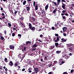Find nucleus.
I'll return each mask as SVG.
<instances>
[{"label":"nucleus","mask_w":74,"mask_h":74,"mask_svg":"<svg viewBox=\"0 0 74 74\" xmlns=\"http://www.w3.org/2000/svg\"><path fill=\"white\" fill-rule=\"evenodd\" d=\"M60 52H61V51H56V53H58V54H59Z\"/></svg>","instance_id":"28"},{"label":"nucleus","mask_w":74,"mask_h":74,"mask_svg":"<svg viewBox=\"0 0 74 74\" xmlns=\"http://www.w3.org/2000/svg\"><path fill=\"white\" fill-rule=\"evenodd\" d=\"M14 64L15 66L16 67V66H18V64H17V63H15Z\"/></svg>","instance_id":"36"},{"label":"nucleus","mask_w":74,"mask_h":74,"mask_svg":"<svg viewBox=\"0 0 74 74\" xmlns=\"http://www.w3.org/2000/svg\"><path fill=\"white\" fill-rule=\"evenodd\" d=\"M8 64L9 66H10L11 67L12 66L14 65V64L12 61H10V62Z\"/></svg>","instance_id":"5"},{"label":"nucleus","mask_w":74,"mask_h":74,"mask_svg":"<svg viewBox=\"0 0 74 74\" xmlns=\"http://www.w3.org/2000/svg\"><path fill=\"white\" fill-rule=\"evenodd\" d=\"M38 46V45L37 44H35L33 45V47L36 48V47Z\"/></svg>","instance_id":"14"},{"label":"nucleus","mask_w":74,"mask_h":74,"mask_svg":"<svg viewBox=\"0 0 74 74\" xmlns=\"http://www.w3.org/2000/svg\"><path fill=\"white\" fill-rule=\"evenodd\" d=\"M62 29L63 32H66V30H67V27H64L62 28Z\"/></svg>","instance_id":"12"},{"label":"nucleus","mask_w":74,"mask_h":74,"mask_svg":"<svg viewBox=\"0 0 74 74\" xmlns=\"http://www.w3.org/2000/svg\"><path fill=\"white\" fill-rule=\"evenodd\" d=\"M5 71H8V69H7V68H6L5 69Z\"/></svg>","instance_id":"55"},{"label":"nucleus","mask_w":74,"mask_h":74,"mask_svg":"<svg viewBox=\"0 0 74 74\" xmlns=\"http://www.w3.org/2000/svg\"><path fill=\"white\" fill-rule=\"evenodd\" d=\"M63 74H68V73L66 72H64L63 73Z\"/></svg>","instance_id":"46"},{"label":"nucleus","mask_w":74,"mask_h":74,"mask_svg":"<svg viewBox=\"0 0 74 74\" xmlns=\"http://www.w3.org/2000/svg\"><path fill=\"white\" fill-rule=\"evenodd\" d=\"M35 10H38V5L37 4H36L35 6Z\"/></svg>","instance_id":"19"},{"label":"nucleus","mask_w":74,"mask_h":74,"mask_svg":"<svg viewBox=\"0 0 74 74\" xmlns=\"http://www.w3.org/2000/svg\"><path fill=\"white\" fill-rule=\"evenodd\" d=\"M48 8V5H47L45 7V9L46 10Z\"/></svg>","instance_id":"26"},{"label":"nucleus","mask_w":74,"mask_h":74,"mask_svg":"<svg viewBox=\"0 0 74 74\" xmlns=\"http://www.w3.org/2000/svg\"><path fill=\"white\" fill-rule=\"evenodd\" d=\"M36 61H37V62H38V61H39V59H37L36 60Z\"/></svg>","instance_id":"61"},{"label":"nucleus","mask_w":74,"mask_h":74,"mask_svg":"<svg viewBox=\"0 0 74 74\" xmlns=\"http://www.w3.org/2000/svg\"><path fill=\"white\" fill-rule=\"evenodd\" d=\"M54 5H56V6H57V7H58V5H59V4H58V2L57 3H56V2H54Z\"/></svg>","instance_id":"25"},{"label":"nucleus","mask_w":74,"mask_h":74,"mask_svg":"<svg viewBox=\"0 0 74 74\" xmlns=\"http://www.w3.org/2000/svg\"><path fill=\"white\" fill-rule=\"evenodd\" d=\"M4 61L5 62H6V63H7L8 62V59L7 58H5L4 59Z\"/></svg>","instance_id":"21"},{"label":"nucleus","mask_w":74,"mask_h":74,"mask_svg":"<svg viewBox=\"0 0 74 74\" xmlns=\"http://www.w3.org/2000/svg\"><path fill=\"white\" fill-rule=\"evenodd\" d=\"M0 40H3V42L5 41V39L4 38V37H3V36H1L0 37Z\"/></svg>","instance_id":"6"},{"label":"nucleus","mask_w":74,"mask_h":74,"mask_svg":"<svg viewBox=\"0 0 74 74\" xmlns=\"http://www.w3.org/2000/svg\"><path fill=\"white\" fill-rule=\"evenodd\" d=\"M47 59V57H45V59Z\"/></svg>","instance_id":"62"},{"label":"nucleus","mask_w":74,"mask_h":74,"mask_svg":"<svg viewBox=\"0 0 74 74\" xmlns=\"http://www.w3.org/2000/svg\"><path fill=\"white\" fill-rule=\"evenodd\" d=\"M62 7L64 9V10H65V7H66V4L63 3V2H62Z\"/></svg>","instance_id":"7"},{"label":"nucleus","mask_w":74,"mask_h":74,"mask_svg":"<svg viewBox=\"0 0 74 74\" xmlns=\"http://www.w3.org/2000/svg\"><path fill=\"white\" fill-rule=\"evenodd\" d=\"M55 38H57V39L54 41V42H58L59 41H60V39H59V38H61V36H59L57 37H56Z\"/></svg>","instance_id":"4"},{"label":"nucleus","mask_w":74,"mask_h":74,"mask_svg":"<svg viewBox=\"0 0 74 74\" xmlns=\"http://www.w3.org/2000/svg\"><path fill=\"white\" fill-rule=\"evenodd\" d=\"M55 36H56V37H58L59 36V34H55Z\"/></svg>","instance_id":"41"},{"label":"nucleus","mask_w":74,"mask_h":74,"mask_svg":"<svg viewBox=\"0 0 74 74\" xmlns=\"http://www.w3.org/2000/svg\"><path fill=\"white\" fill-rule=\"evenodd\" d=\"M20 18V20H23L24 19V18H23V16H21V18Z\"/></svg>","instance_id":"30"},{"label":"nucleus","mask_w":74,"mask_h":74,"mask_svg":"<svg viewBox=\"0 0 74 74\" xmlns=\"http://www.w3.org/2000/svg\"><path fill=\"white\" fill-rule=\"evenodd\" d=\"M53 74V73H52V72H49L48 73V74Z\"/></svg>","instance_id":"49"},{"label":"nucleus","mask_w":74,"mask_h":74,"mask_svg":"<svg viewBox=\"0 0 74 74\" xmlns=\"http://www.w3.org/2000/svg\"><path fill=\"white\" fill-rule=\"evenodd\" d=\"M1 11H3V8L1 7Z\"/></svg>","instance_id":"56"},{"label":"nucleus","mask_w":74,"mask_h":74,"mask_svg":"<svg viewBox=\"0 0 74 74\" xmlns=\"http://www.w3.org/2000/svg\"><path fill=\"white\" fill-rule=\"evenodd\" d=\"M69 49L71 51H72V50H73V49L71 47H69Z\"/></svg>","instance_id":"37"},{"label":"nucleus","mask_w":74,"mask_h":74,"mask_svg":"<svg viewBox=\"0 0 74 74\" xmlns=\"http://www.w3.org/2000/svg\"><path fill=\"white\" fill-rule=\"evenodd\" d=\"M5 38H7V37H8V36H5Z\"/></svg>","instance_id":"63"},{"label":"nucleus","mask_w":74,"mask_h":74,"mask_svg":"<svg viewBox=\"0 0 74 74\" xmlns=\"http://www.w3.org/2000/svg\"><path fill=\"white\" fill-rule=\"evenodd\" d=\"M44 9L42 10V12H41L42 14H44Z\"/></svg>","instance_id":"32"},{"label":"nucleus","mask_w":74,"mask_h":74,"mask_svg":"<svg viewBox=\"0 0 74 74\" xmlns=\"http://www.w3.org/2000/svg\"><path fill=\"white\" fill-rule=\"evenodd\" d=\"M61 41H62V42H66L67 40H65L64 38H62L61 39Z\"/></svg>","instance_id":"15"},{"label":"nucleus","mask_w":74,"mask_h":74,"mask_svg":"<svg viewBox=\"0 0 74 74\" xmlns=\"http://www.w3.org/2000/svg\"><path fill=\"white\" fill-rule=\"evenodd\" d=\"M56 9H55L53 12V13L54 14H55V12H56Z\"/></svg>","instance_id":"33"},{"label":"nucleus","mask_w":74,"mask_h":74,"mask_svg":"<svg viewBox=\"0 0 74 74\" xmlns=\"http://www.w3.org/2000/svg\"><path fill=\"white\" fill-rule=\"evenodd\" d=\"M33 69H32V68L31 67H30L28 69V70H32Z\"/></svg>","instance_id":"39"},{"label":"nucleus","mask_w":74,"mask_h":74,"mask_svg":"<svg viewBox=\"0 0 74 74\" xmlns=\"http://www.w3.org/2000/svg\"><path fill=\"white\" fill-rule=\"evenodd\" d=\"M40 37H42V36H43V35L42 34H41L40 35Z\"/></svg>","instance_id":"54"},{"label":"nucleus","mask_w":74,"mask_h":74,"mask_svg":"<svg viewBox=\"0 0 74 74\" xmlns=\"http://www.w3.org/2000/svg\"><path fill=\"white\" fill-rule=\"evenodd\" d=\"M52 29V30H54L55 29V27H52L51 28Z\"/></svg>","instance_id":"45"},{"label":"nucleus","mask_w":74,"mask_h":74,"mask_svg":"<svg viewBox=\"0 0 74 74\" xmlns=\"http://www.w3.org/2000/svg\"><path fill=\"white\" fill-rule=\"evenodd\" d=\"M62 2H66V1L64 0H62Z\"/></svg>","instance_id":"57"},{"label":"nucleus","mask_w":74,"mask_h":74,"mask_svg":"<svg viewBox=\"0 0 74 74\" xmlns=\"http://www.w3.org/2000/svg\"><path fill=\"white\" fill-rule=\"evenodd\" d=\"M18 37H21V34H18Z\"/></svg>","instance_id":"50"},{"label":"nucleus","mask_w":74,"mask_h":74,"mask_svg":"<svg viewBox=\"0 0 74 74\" xmlns=\"http://www.w3.org/2000/svg\"><path fill=\"white\" fill-rule=\"evenodd\" d=\"M26 1L23 0V5H25L26 4Z\"/></svg>","instance_id":"24"},{"label":"nucleus","mask_w":74,"mask_h":74,"mask_svg":"<svg viewBox=\"0 0 74 74\" xmlns=\"http://www.w3.org/2000/svg\"><path fill=\"white\" fill-rule=\"evenodd\" d=\"M10 49H14V46L13 45H10L9 46Z\"/></svg>","instance_id":"8"},{"label":"nucleus","mask_w":74,"mask_h":74,"mask_svg":"<svg viewBox=\"0 0 74 74\" xmlns=\"http://www.w3.org/2000/svg\"><path fill=\"white\" fill-rule=\"evenodd\" d=\"M33 5L34 7H35V5H36V2H34Z\"/></svg>","instance_id":"38"},{"label":"nucleus","mask_w":74,"mask_h":74,"mask_svg":"<svg viewBox=\"0 0 74 74\" xmlns=\"http://www.w3.org/2000/svg\"><path fill=\"white\" fill-rule=\"evenodd\" d=\"M73 71H74V70H71V73H73Z\"/></svg>","instance_id":"44"},{"label":"nucleus","mask_w":74,"mask_h":74,"mask_svg":"<svg viewBox=\"0 0 74 74\" xmlns=\"http://www.w3.org/2000/svg\"><path fill=\"white\" fill-rule=\"evenodd\" d=\"M32 21H33V22H34V21H35V19L36 18H34L33 16L31 18Z\"/></svg>","instance_id":"20"},{"label":"nucleus","mask_w":74,"mask_h":74,"mask_svg":"<svg viewBox=\"0 0 74 74\" xmlns=\"http://www.w3.org/2000/svg\"><path fill=\"white\" fill-rule=\"evenodd\" d=\"M55 26H58V25H57V24H56V23H55Z\"/></svg>","instance_id":"64"},{"label":"nucleus","mask_w":74,"mask_h":74,"mask_svg":"<svg viewBox=\"0 0 74 74\" xmlns=\"http://www.w3.org/2000/svg\"><path fill=\"white\" fill-rule=\"evenodd\" d=\"M65 15L66 16H69V14H68V13H62L61 14V15H62V17L63 19H66V17L65 16H64L63 15Z\"/></svg>","instance_id":"2"},{"label":"nucleus","mask_w":74,"mask_h":74,"mask_svg":"<svg viewBox=\"0 0 74 74\" xmlns=\"http://www.w3.org/2000/svg\"><path fill=\"white\" fill-rule=\"evenodd\" d=\"M57 3L58 4H59L60 3V0H57Z\"/></svg>","instance_id":"27"},{"label":"nucleus","mask_w":74,"mask_h":74,"mask_svg":"<svg viewBox=\"0 0 74 74\" xmlns=\"http://www.w3.org/2000/svg\"><path fill=\"white\" fill-rule=\"evenodd\" d=\"M36 49H37L36 48H34V49H33L32 50H31V51L33 52V51H36Z\"/></svg>","instance_id":"29"},{"label":"nucleus","mask_w":74,"mask_h":74,"mask_svg":"<svg viewBox=\"0 0 74 74\" xmlns=\"http://www.w3.org/2000/svg\"><path fill=\"white\" fill-rule=\"evenodd\" d=\"M64 58H65L66 59L69 58V56H66V55H64L63 56Z\"/></svg>","instance_id":"18"},{"label":"nucleus","mask_w":74,"mask_h":74,"mask_svg":"<svg viewBox=\"0 0 74 74\" xmlns=\"http://www.w3.org/2000/svg\"><path fill=\"white\" fill-rule=\"evenodd\" d=\"M55 45L56 47H57V48H60V46H58L59 45V43H55Z\"/></svg>","instance_id":"11"},{"label":"nucleus","mask_w":74,"mask_h":74,"mask_svg":"<svg viewBox=\"0 0 74 74\" xmlns=\"http://www.w3.org/2000/svg\"><path fill=\"white\" fill-rule=\"evenodd\" d=\"M28 26L29 29L32 31V32H34L35 31V30H36V27H32V24L29 23Z\"/></svg>","instance_id":"1"},{"label":"nucleus","mask_w":74,"mask_h":74,"mask_svg":"<svg viewBox=\"0 0 74 74\" xmlns=\"http://www.w3.org/2000/svg\"><path fill=\"white\" fill-rule=\"evenodd\" d=\"M5 16H3L2 17L3 19H5Z\"/></svg>","instance_id":"48"},{"label":"nucleus","mask_w":74,"mask_h":74,"mask_svg":"<svg viewBox=\"0 0 74 74\" xmlns=\"http://www.w3.org/2000/svg\"><path fill=\"white\" fill-rule=\"evenodd\" d=\"M56 38H53V41H54L55 42V40H56Z\"/></svg>","instance_id":"53"},{"label":"nucleus","mask_w":74,"mask_h":74,"mask_svg":"<svg viewBox=\"0 0 74 74\" xmlns=\"http://www.w3.org/2000/svg\"><path fill=\"white\" fill-rule=\"evenodd\" d=\"M38 14L40 16H42V14H41V13L40 12H38Z\"/></svg>","instance_id":"22"},{"label":"nucleus","mask_w":74,"mask_h":74,"mask_svg":"<svg viewBox=\"0 0 74 74\" xmlns=\"http://www.w3.org/2000/svg\"><path fill=\"white\" fill-rule=\"evenodd\" d=\"M28 72L29 73H32V70H29V71H28Z\"/></svg>","instance_id":"43"},{"label":"nucleus","mask_w":74,"mask_h":74,"mask_svg":"<svg viewBox=\"0 0 74 74\" xmlns=\"http://www.w3.org/2000/svg\"><path fill=\"white\" fill-rule=\"evenodd\" d=\"M12 35L13 37H14V36H15V33H13L12 34Z\"/></svg>","instance_id":"40"},{"label":"nucleus","mask_w":74,"mask_h":74,"mask_svg":"<svg viewBox=\"0 0 74 74\" xmlns=\"http://www.w3.org/2000/svg\"><path fill=\"white\" fill-rule=\"evenodd\" d=\"M40 60L41 62L44 63L45 62V59L44 60V58H40Z\"/></svg>","instance_id":"10"},{"label":"nucleus","mask_w":74,"mask_h":74,"mask_svg":"<svg viewBox=\"0 0 74 74\" xmlns=\"http://www.w3.org/2000/svg\"><path fill=\"white\" fill-rule=\"evenodd\" d=\"M17 11L15 10H14V14H15V15H16V14H17V12H18L17 11Z\"/></svg>","instance_id":"23"},{"label":"nucleus","mask_w":74,"mask_h":74,"mask_svg":"<svg viewBox=\"0 0 74 74\" xmlns=\"http://www.w3.org/2000/svg\"><path fill=\"white\" fill-rule=\"evenodd\" d=\"M69 55H70V56H71L72 55V53H70L69 54Z\"/></svg>","instance_id":"59"},{"label":"nucleus","mask_w":74,"mask_h":74,"mask_svg":"<svg viewBox=\"0 0 74 74\" xmlns=\"http://www.w3.org/2000/svg\"><path fill=\"white\" fill-rule=\"evenodd\" d=\"M25 43H26L25 45H28V44H31V42L29 41H28L26 42H25Z\"/></svg>","instance_id":"13"},{"label":"nucleus","mask_w":74,"mask_h":74,"mask_svg":"<svg viewBox=\"0 0 74 74\" xmlns=\"http://www.w3.org/2000/svg\"><path fill=\"white\" fill-rule=\"evenodd\" d=\"M20 3H17V5H20Z\"/></svg>","instance_id":"58"},{"label":"nucleus","mask_w":74,"mask_h":74,"mask_svg":"<svg viewBox=\"0 0 74 74\" xmlns=\"http://www.w3.org/2000/svg\"><path fill=\"white\" fill-rule=\"evenodd\" d=\"M71 46H73V44H69L68 45V46H69V47H71Z\"/></svg>","instance_id":"35"},{"label":"nucleus","mask_w":74,"mask_h":74,"mask_svg":"<svg viewBox=\"0 0 74 74\" xmlns=\"http://www.w3.org/2000/svg\"><path fill=\"white\" fill-rule=\"evenodd\" d=\"M26 51V47H25L23 49H22V51H23V52H25V51Z\"/></svg>","instance_id":"16"},{"label":"nucleus","mask_w":74,"mask_h":74,"mask_svg":"<svg viewBox=\"0 0 74 74\" xmlns=\"http://www.w3.org/2000/svg\"><path fill=\"white\" fill-rule=\"evenodd\" d=\"M2 15L3 16H5V15H4V13H2Z\"/></svg>","instance_id":"60"},{"label":"nucleus","mask_w":74,"mask_h":74,"mask_svg":"<svg viewBox=\"0 0 74 74\" xmlns=\"http://www.w3.org/2000/svg\"><path fill=\"white\" fill-rule=\"evenodd\" d=\"M55 47V45H54L53 46H51L50 47V49H53Z\"/></svg>","instance_id":"17"},{"label":"nucleus","mask_w":74,"mask_h":74,"mask_svg":"<svg viewBox=\"0 0 74 74\" xmlns=\"http://www.w3.org/2000/svg\"><path fill=\"white\" fill-rule=\"evenodd\" d=\"M8 27H11V24L10 23H8Z\"/></svg>","instance_id":"31"},{"label":"nucleus","mask_w":74,"mask_h":74,"mask_svg":"<svg viewBox=\"0 0 74 74\" xmlns=\"http://www.w3.org/2000/svg\"><path fill=\"white\" fill-rule=\"evenodd\" d=\"M63 35L64 36H66V34L65 33H64L63 34Z\"/></svg>","instance_id":"51"},{"label":"nucleus","mask_w":74,"mask_h":74,"mask_svg":"<svg viewBox=\"0 0 74 74\" xmlns=\"http://www.w3.org/2000/svg\"><path fill=\"white\" fill-rule=\"evenodd\" d=\"M29 5H27V4L25 5V6L26 7V9L28 11H29L30 10V3H29Z\"/></svg>","instance_id":"3"},{"label":"nucleus","mask_w":74,"mask_h":74,"mask_svg":"<svg viewBox=\"0 0 74 74\" xmlns=\"http://www.w3.org/2000/svg\"><path fill=\"white\" fill-rule=\"evenodd\" d=\"M4 34L6 35V34L7 33V31H6V30L4 31Z\"/></svg>","instance_id":"42"},{"label":"nucleus","mask_w":74,"mask_h":74,"mask_svg":"<svg viewBox=\"0 0 74 74\" xmlns=\"http://www.w3.org/2000/svg\"><path fill=\"white\" fill-rule=\"evenodd\" d=\"M35 73H36V72H32V74H35Z\"/></svg>","instance_id":"52"},{"label":"nucleus","mask_w":74,"mask_h":74,"mask_svg":"<svg viewBox=\"0 0 74 74\" xmlns=\"http://www.w3.org/2000/svg\"><path fill=\"white\" fill-rule=\"evenodd\" d=\"M25 70V69L23 68L22 69V71H24Z\"/></svg>","instance_id":"47"},{"label":"nucleus","mask_w":74,"mask_h":74,"mask_svg":"<svg viewBox=\"0 0 74 74\" xmlns=\"http://www.w3.org/2000/svg\"><path fill=\"white\" fill-rule=\"evenodd\" d=\"M34 71H35V73L37 74V72H38V69L37 68H34Z\"/></svg>","instance_id":"9"},{"label":"nucleus","mask_w":74,"mask_h":74,"mask_svg":"<svg viewBox=\"0 0 74 74\" xmlns=\"http://www.w3.org/2000/svg\"><path fill=\"white\" fill-rule=\"evenodd\" d=\"M66 12V10H63V11H62V13H64V14L65 13V12Z\"/></svg>","instance_id":"34"}]
</instances>
